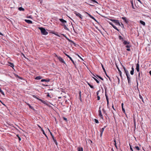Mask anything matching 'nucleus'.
Returning a JSON list of instances; mask_svg holds the SVG:
<instances>
[{
	"label": "nucleus",
	"instance_id": "f257e3e1",
	"mask_svg": "<svg viewBox=\"0 0 151 151\" xmlns=\"http://www.w3.org/2000/svg\"><path fill=\"white\" fill-rule=\"evenodd\" d=\"M110 20L115 23L116 25H118L120 26H121L122 28H124V25L123 24L121 23V24L119 22V21L118 20H115V19H111Z\"/></svg>",
	"mask_w": 151,
	"mask_h": 151
},
{
	"label": "nucleus",
	"instance_id": "f03ea898",
	"mask_svg": "<svg viewBox=\"0 0 151 151\" xmlns=\"http://www.w3.org/2000/svg\"><path fill=\"white\" fill-rule=\"evenodd\" d=\"M39 29L43 35H46L48 34V32L46 31L45 28L43 27H39Z\"/></svg>",
	"mask_w": 151,
	"mask_h": 151
},
{
	"label": "nucleus",
	"instance_id": "7ed1b4c3",
	"mask_svg": "<svg viewBox=\"0 0 151 151\" xmlns=\"http://www.w3.org/2000/svg\"><path fill=\"white\" fill-rule=\"evenodd\" d=\"M41 82L45 81L46 82H47V84H49L48 83V82H50V79H43L41 80ZM46 84H47V83H46L44 84H42V85H47V84L46 85Z\"/></svg>",
	"mask_w": 151,
	"mask_h": 151
},
{
	"label": "nucleus",
	"instance_id": "20e7f679",
	"mask_svg": "<svg viewBox=\"0 0 151 151\" xmlns=\"http://www.w3.org/2000/svg\"><path fill=\"white\" fill-rule=\"evenodd\" d=\"M65 55L67 56L68 57V58H69V59H70V60H71L72 61L73 64L76 67V64L74 62V61L73 60V59H72V58H71V57H70V56H69V55H68L67 54H66V53H65Z\"/></svg>",
	"mask_w": 151,
	"mask_h": 151
},
{
	"label": "nucleus",
	"instance_id": "39448f33",
	"mask_svg": "<svg viewBox=\"0 0 151 151\" xmlns=\"http://www.w3.org/2000/svg\"><path fill=\"white\" fill-rule=\"evenodd\" d=\"M59 20L62 24H61V25H62L65 24L67 23V21L63 19H60Z\"/></svg>",
	"mask_w": 151,
	"mask_h": 151
},
{
	"label": "nucleus",
	"instance_id": "423d86ee",
	"mask_svg": "<svg viewBox=\"0 0 151 151\" xmlns=\"http://www.w3.org/2000/svg\"><path fill=\"white\" fill-rule=\"evenodd\" d=\"M100 109V107L99 108V109ZM99 115L101 119H103V117L101 111L100 109L99 111Z\"/></svg>",
	"mask_w": 151,
	"mask_h": 151
},
{
	"label": "nucleus",
	"instance_id": "0eeeda50",
	"mask_svg": "<svg viewBox=\"0 0 151 151\" xmlns=\"http://www.w3.org/2000/svg\"><path fill=\"white\" fill-rule=\"evenodd\" d=\"M106 126H104V127L102 128L101 130H100V132H101L100 134V137H102L103 134V132H104L105 128H106Z\"/></svg>",
	"mask_w": 151,
	"mask_h": 151
},
{
	"label": "nucleus",
	"instance_id": "6e6552de",
	"mask_svg": "<svg viewBox=\"0 0 151 151\" xmlns=\"http://www.w3.org/2000/svg\"><path fill=\"white\" fill-rule=\"evenodd\" d=\"M33 96L34 97L37 99L38 100H39V101H41L43 103H44V104H45V101H43L42 100H41V99H39L38 97H37V96H35V95H33Z\"/></svg>",
	"mask_w": 151,
	"mask_h": 151
},
{
	"label": "nucleus",
	"instance_id": "1a4fd4ad",
	"mask_svg": "<svg viewBox=\"0 0 151 151\" xmlns=\"http://www.w3.org/2000/svg\"><path fill=\"white\" fill-rule=\"evenodd\" d=\"M58 59L62 63H65V62L64 61L63 59L61 57H58Z\"/></svg>",
	"mask_w": 151,
	"mask_h": 151
},
{
	"label": "nucleus",
	"instance_id": "9d476101",
	"mask_svg": "<svg viewBox=\"0 0 151 151\" xmlns=\"http://www.w3.org/2000/svg\"><path fill=\"white\" fill-rule=\"evenodd\" d=\"M75 12L76 13H75V14L76 16L79 17L81 19L82 18L81 15L80 13H77L76 12Z\"/></svg>",
	"mask_w": 151,
	"mask_h": 151
},
{
	"label": "nucleus",
	"instance_id": "9b49d317",
	"mask_svg": "<svg viewBox=\"0 0 151 151\" xmlns=\"http://www.w3.org/2000/svg\"><path fill=\"white\" fill-rule=\"evenodd\" d=\"M127 77V79H128V82L129 84L130 83H131V80H130V75H128L126 76Z\"/></svg>",
	"mask_w": 151,
	"mask_h": 151
},
{
	"label": "nucleus",
	"instance_id": "f8f14e48",
	"mask_svg": "<svg viewBox=\"0 0 151 151\" xmlns=\"http://www.w3.org/2000/svg\"><path fill=\"white\" fill-rule=\"evenodd\" d=\"M136 70H137V71L138 72H139V65L138 63H137L136 64Z\"/></svg>",
	"mask_w": 151,
	"mask_h": 151
},
{
	"label": "nucleus",
	"instance_id": "ddd939ff",
	"mask_svg": "<svg viewBox=\"0 0 151 151\" xmlns=\"http://www.w3.org/2000/svg\"><path fill=\"white\" fill-rule=\"evenodd\" d=\"M123 68L126 73V75L127 76L129 75L128 71L126 69V68L124 67H123Z\"/></svg>",
	"mask_w": 151,
	"mask_h": 151
},
{
	"label": "nucleus",
	"instance_id": "4468645a",
	"mask_svg": "<svg viewBox=\"0 0 151 151\" xmlns=\"http://www.w3.org/2000/svg\"><path fill=\"white\" fill-rule=\"evenodd\" d=\"M41 130L43 134H44L45 135V137L47 138H48L46 134H45L44 130H43V129L42 128H41Z\"/></svg>",
	"mask_w": 151,
	"mask_h": 151
},
{
	"label": "nucleus",
	"instance_id": "2eb2a0df",
	"mask_svg": "<svg viewBox=\"0 0 151 151\" xmlns=\"http://www.w3.org/2000/svg\"><path fill=\"white\" fill-rule=\"evenodd\" d=\"M93 76L94 77H96V78H97V77H98V78H100V79H101V80H103V79L102 77H101V76H98V75H96V76H95V75H94L93 74Z\"/></svg>",
	"mask_w": 151,
	"mask_h": 151
},
{
	"label": "nucleus",
	"instance_id": "dca6fc26",
	"mask_svg": "<svg viewBox=\"0 0 151 151\" xmlns=\"http://www.w3.org/2000/svg\"><path fill=\"white\" fill-rule=\"evenodd\" d=\"M62 25L63 26H64V28L66 30H69L68 28L67 27L66 25L65 24H64V25Z\"/></svg>",
	"mask_w": 151,
	"mask_h": 151
},
{
	"label": "nucleus",
	"instance_id": "f3484780",
	"mask_svg": "<svg viewBox=\"0 0 151 151\" xmlns=\"http://www.w3.org/2000/svg\"><path fill=\"white\" fill-rule=\"evenodd\" d=\"M116 67H117V69L118 70L120 76H121L122 73V72L119 69V68H118V67L117 66H116Z\"/></svg>",
	"mask_w": 151,
	"mask_h": 151
},
{
	"label": "nucleus",
	"instance_id": "a211bd4d",
	"mask_svg": "<svg viewBox=\"0 0 151 151\" xmlns=\"http://www.w3.org/2000/svg\"><path fill=\"white\" fill-rule=\"evenodd\" d=\"M9 66H10L11 67H12V68H13V67H14V64L13 63H9Z\"/></svg>",
	"mask_w": 151,
	"mask_h": 151
},
{
	"label": "nucleus",
	"instance_id": "6ab92c4d",
	"mask_svg": "<svg viewBox=\"0 0 151 151\" xmlns=\"http://www.w3.org/2000/svg\"><path fill=\"white\" fill-rule=\"evenodd\" d=\"M123 44L125 45L127 44H129L130 43V42H127L126 41H124V42H123Z\"/></svg>",
	"mask_w": 151,
	"mask_h": 151
},
{
	"label": "nucleus",
	"instance_id": "aec40b11",
	"mask_svg": "<svg viewBox=\"0 0 151 151\" xmlns=\"http://www.w3.org/2000/svg\"><path fill=\"white\" fill-rule=\"evenodd\" d=\"M140 23L143 25L145 26V23L142 21L140 20Z\"/></svg>",
	"mask_w": 151,
	"mask_h": 151
},
{
	"label": "nucleus",
	"instance_id": "412c9836",
	"mask_svg": "<svg viewBox=\"0 0 151 151\" xmlns=\"http://www.w3.org/2000/svg\"><path fill=\"white\" fill-rule=\"evenodd\" d=\"M131 4L132 8L133 9H135V8H134V5H133V0H131Z\"/></svg>",
	"mask_w": 151,
	"mask_h": 151
},
{
	"label": "nucleus",
	"instance_id": "4be33fe9",
	"mask_svg": "<svg viewBox=\"0 0 151 151\" xmlns=\"http://www.w3.org/2000/svg\"><path fill=\"white\" fill-rule=\"evenodd\" d=\"M42 78V77L41 76H37L35 78L36 80H40Z\"/></svg>",
	"mask_w": 151,
	"mask_h": 151
},
{
	"label": "nucleus",
	"instance_id": "5701e85b",
	"mask_svg": "<svg viewBox=\"0 0 151 151\" xmlns=\"http://www.w3.org/2000/svg\"><path fill=\"white\" fill-rule=\"evenodd\" d=\"M78 151H83L82 147H78Z\"/></svg>",
	"mask_w": 151,
	"mask_h": 151
},
{
	"label": "nucleus",
	"instance_id": "b1692460",
	"mask_svg": "<svg viewBox=\"0 0 151 151\" xmlns=\"http://www.w3.org/2000/svg\"><path fill=\"white\" fill-rule=\"evenodd\" d=\"M101 66H102V69L104 71V72L105 73V74H106V70H105V69L104 68V66L102 64H101Z\"/></svg>",
	"mask_w": 151,
	"mask_h": 151
},
{
	"label": "nucleus",
	"instance_id": "393cba45",
	"mask_svg": "<svg viewBox=\"0 0 151 151\" xmlns=\"http://www.w3.org/2000/svg\"><path fill=\"white\" fill-rule=\"evenodd\" d=\"M18 9L20 11H24V9L23 8H22V7H19L18 8Z\"/></svg>",
	"mask_w": 151,
	"mask_h": 151
},
{
	"label": "nucleus",
	"instance_id": "a878e982",
	"mask_svg": "<svg viewBox=\"0 0 151 151\" xmlns=\"http://www.w3.org/2000/svg\"><path fill=\"white\" fill-rule=\"evenodd\" d=\"M112 27L115 29H116V30H117L118 31H119V30L117 29V28L114 25H113Z\"/></svg>",
	"mask_w": 151,
	"mask_h": 151
},
{
	"label": "nucleus",
	"instance_id": "bb28decb",
	"mask_svg": "<svg viewBox=\"0 0 151 151\" xmlns=\"http://www.w3.org/2000/svg\"><path fill=\"white\" fill-rule=\"evenodd\" d=\"M29 108L33 110V111L35 110L33 108V107L32 106H31L29 104Z\"/></svg>",
	"mask_w": 151,
	"mask_h": 151
},
{
	"label": "nucleus",
	"instance_id": "cd10ccee",
	"mask_svg": "<svg viewBox=\"0 0 151 151\" xmlns=\"http://www.w3.org/2000/svg\"><path fill=\"white\" fill-rule=\"evenodd\" d=\"M91 18L92 19L94 20L98 24H99V22H98L97 20L93 16L91 17Z\"/></svg>",
	"mask_w": 151,
	"mask_h": 151
},
{
	"label": "nucleus",
	"instance_id": "c85d7f7f",
	"mask_svg": "<svg viewBox=\"0 0 151 151\" xmlns=\"http://www.w3.org/2000/svg\"><path fill=\"white\" fill-rule=\"evenodd\" d=\"M93 78L98 83H99V81L95 77H93Z\"/></svg>",
	"mask_w": 151,
	"mask_h": 151
},
{
	"label": "nucleus",
	"instance_id": "c756f323",
	"mask_svg": "<svg viewBox=\"0 0 151 151\" xmlns=\"http://www.w3.org/2000/svg\"><path fill=\"white\" fill-rule=\"evenodd\" d=\"M17 136L18 137L19 141H21V137L19 136V135L18 134H17Z\"/></svg>",
	"mask_w": 151,
	"mask_h": 151
},
{
	"label": "nucleus",
	"instance_id": "7c9ffc66",
	"mask_svg": "<svg viewBox=\"0 0 151 151\" xmlns=\"http://www.w3.org/2000/svg\"><path fill=\"white\" fill-rule=\"evenodd\" d=\"M134 148H136L137 150L138 151L140 150V149L139 147L138 146H135Z\"/></svg>",
	"mask_w": 151,
	"mask_h": 151
},
{
	"label": "nucleus",
	"instance_id": "2f4dec72",
	"mask_svg": "<svg viewBox=\"0 0 151 151\" xmlns=\"http://www.w3.org/2000/svg\"><path fill=\"white\" fill-rule=\"evenodd\" d=\"M119 39L120 40H123V38L120 35L119 36Z\"/></svg>",
	"mask_w": 151,
	"mask_h": 151
},
{
	"label": "nucleus",
	"instance_id": "473e14b6",
	"mask_svg": "<svg viewBox=\"0 0 151 151\" xmlns=\"http://www.w3.org/2000/svg\"><path fill=\"white\" fill-rule=\"evenodd\" d=\"M0 92L1 93V94L3 95H4V92L2 91L1 90V88H0Z\"/></svg>",
	"mask_w": 151,
	"mask_h": 151
},
{
	"label": "nucleus",
	"instance_id": "72a5a7b5",
	"mask_svg": "<svg viewBox=\"0 0 151 151\" xmlns=\"http://www.w3.org/2000/svg\"><path fill=\"white\" fill-rule=\"evenodd\" d=\"M94 120H95V122L96 123H99V121H98V120L97 119H94Z\"/></svg>",
	"mask_w": 151,
	"mask_h": 151
},
{
	"label": "nucleus",
	"instance_id": "f704fd0d",
	"mask_svg": "<svg viewBox=\"0 0 151 151\" xmlns=\"http://www.w3.org/2000/svg\"><path fill=\"white\" fill-rule=\"evenodd\" d=\"M105 96H106V101H108V100H109V99H108V96L107 95H106V94H105Z\"/></svg>",
	"mask_w": 151,
	"mask_h": 151
},
{
	"label": "nucleus",
	"instance_id": "c9c22d12",
	"mask_svg": "<svg viewBox=\"0 0 151 151\" xmlns=\"http://www.w3.org/2000/svg\"><path fill=\"white\" fill-rule=\"evenodd\" d=\"M53 141H54V142L55 143V144L56 145H57L58 143H57V142L56 140L55 139L54 140H53Z\"/></svg>",
	"mask_w": 151,
	"mask_h": 151
},
{
	"label": "nucleus",
	"instance_id": "e433bc0d",
	"mask_svg": "<svg viewBox=\"0 0 151 151\" xmlns=\"http://www.w3.org/2000/svg\"><path fill=\"white\" fill-rule=\"evenodd\" d=\"M122 111L124 113H125V111L124 109V107H123V108H122Z\"/></svg>",
	"mask_w": 151,
	"mask_h": 151
},
{
	"label": "nucleus",
	"instance_id": "4c0bfd02",
	"mask_svg": "<svg viewBox=\"0 0 151 151\" xmlns=\"http://www.w3.org/2000/svg\"><path fill=\"white\" fill-rule=\"evenodd\" d=\"M131 47V46L130 45H127L126 46V47L127 48H129Z\"/></svg>",
	"mask_w": 151,
	"mask_h": 151
},
{
	"label": "nucleus",
	"instance_id": "58836bf2",
	"mask_svg": "<svg viewBox=\"0 0 151 151\" xmlns=\"http://www.w3.org/2000/svg\"><path fill=\"white\" fill-rule=\"evenodd\" d=\"M134 71L131 70L130 71V74L132 75H133L134 74Z\"/></svg>",
	"mask_w": 151,
	"mask_h": 151
},
{
	"label": "nucleus",
	"instance_id": "ea45409f",
	"mask_svg": "<svg viewBox=\"0 0 151 151\" xmlns=\"http://www.w3.org/2000/svg\"><path fill=\"white\" fill-rule=\"evenodd\" d=\"M129 146H130V149L131 150V151H133L132 148V146L130 145L129 144Z\"/></svg>",
	"mask_w": 151,
	"mask_h": 151
},
{
	"label": "nucleus",
	"instance_id": "a19ab883",
	"mask_svg": "<svg viewBox=\"0 0 151 151\" xmlns=\"http://www.w3.org/2000/svg\"><path fill=\"white\" fill-rule=\"evenodd\" d=\"M48 129V130H49V131L50 132V134L51 135V136L52 137L53 136V135H52V133L50 132V130Z\"/></svg>",
	"mask_w": 151,
	"mask_h": 151
},
{
	"label": "nucleus",
	"instance_id": "79ce46f5",
	"mask_svg": "<svg viewBox=\"0 0 151 151\" xmlns=\"http://www.w3.org/2000/svg\"><path fill=\"white\" fill-rule=\"evenodd\" d=\"M86 13H87L88 15V16L91 18V17H92V16L90 14H89L87 12H86Z\"/></svg>",
	"mask_w": 151,
	"mask_h": 151
},
{
	"label": "nucleus",
	"instance_id": "37998d69",
	"mask_svg": "<svg viewBox=\"0 0 151 151\" xmlns=\"http://www.w3.org/2000/svg\"><path fill=\"white\" fill-rule=\"evenodd\" d=\"M122 18L123 20H124V21L126 20V19L125 17H122Z\"/></svg>",
	"mask_w": 151,
	"mask_h": 151
},
{
	"label": "nucleus",
	"instance_id": "c03bdc74",
	"mask_svg": "<svg viewBox=\"0 0 151 151\" xmlns=\"http://www.w3.org/2000/svg\"><path fill=\"white\" fill-rule=\"evenodd\" d=\"M67 40L69 41L70 42H73V43H74V42L73 41H72V40H70V39H69L68 38H67Z\"/></svg>",
	"mask_w": 151,
	"mask_h": 151
},
{
	"label": "nucleus",
	"instance_id": "a18cd8bd",
	"mask_svg": "<svg viewBox=\"0 0 151 151\" xmlns=\"http://www.w3.org/2000/svg\"><path fill=\"white\" fill-rule=\"evenodd\" d=\"M97 99L98 100H99L100 99V97L99 96H97Z\"/></svg>",
	"mask_w": 151,
	"mask_h": 151
},
{
	"label": "nucleus",
	"instance_id": "49530a36",
	"mask_svg": "<svg viewBox=\"0 0 151 151\" xmlns=\"http://www.w3.org/2000/svg\"><path fill=\"white\" fill-rule=\"evenodd\" d=\"M139 98H140L141 99H142V100H143V98H142V96L140 95H139Z\"/></svg>",
	"mask_w": 151,
	"mask_h": 151
},
{
	"label": "nucleus",
	"instance_id": "de8ad7c7",
	"mask_svg": "<svg viewBox=\"0 0 151 151\" xmlns=\"http://www.w3.org/2000/svg\"><path fill=\"white\" fill-rule=\"evenodd\" d=\"M32 22L31 21L29 20V24H32Z\"/></svg>",
	"mask_w": 151,
	"mask_h": 151
},
{
	"label": "nucleus",
	"instance_id": "09e8293b",
	"mask_svg": "<svg viewBox=\"0 0 151 151\" xmlns=\"http://www.w3.org/2000/svg\"><path fill=\"white\" fill-rule=\"evenodd\" d=\"M24 20L26 22L28 23V19H25Z\"/></svg>",
	"mask_w": 151,
	"mask_h": 151
},
{
	"label": "nucleus",
	"instance_id": "8fccbe9b",
	"mask_svg": "<svg viewBox=\"0 0 151 151\" xmlns=\"http://www.w3.org/2000/svg\"><path fill=\"white\" fill-rule=\"evenodd\" d=\"M63 119H64V120H65V121H67V119L66 118H65V117H63Z\"/></svg>",
	"mask_w": 151,
	"mask_h": 151
},
{
	"label": "nucleus",
	"instance_id": "3c124183",
	"mask_svg": "<svg viewBox=\"0 0 151 151\" xmlns=\"http://www.w3.org/2000/svg\"><path fill=\"white\" fill-rule=\"evenodd\" d=\"M107 106L108 107L109 104V101L108 100V101H107Z\"/></svg>",
	"mask_w": 151,
	"mask_h": 151
},
{
	"label": "nucleus",
	"instance_id": "603ef678",
	"mask_svg": "<svg viewBox=\"0 0 151 151\" xmlns=\"http://www.w3.org/2000/svg\"><path fill=\"white\" fill-rule=\"evenodd\" d=\"M102 111H103L104 113H105V110L104 109H102Z\"/></svg>",
	"mask_w": 151,
	"mask_h": 151
},
{
	"label": "nucleus",
	"instance_id": "864d4df0",
	"mask_svg": "<svg viewBox=\"0 0 151 151\" xmlns=\"http://www.w3.org/2000/svg\"><path fill=\"white\" fill-rule=\"evenodd\" d=\"M127 50L128 51H130V49L129 48H127Z\"/></svg>",
	"mask_w": 151,
	"mask_h": 151
},
{
	"label": "nucleus",
	"instance_id": "5fc2aeb1",
	"mask_svg": "<svg viewBox=\"0 0 151 151\" xmlns=\"http://www.w3.org/2000/svg\"><path fill=\"white\" fill-rule=\"evenodd\" d=\"M109 24L111 25L112 26L113 25V24L111 23V22H109Z\"/></svg>",
	"mask_w": 151,
	"mask_h": 151
},
{
	"label": "nucleus",
	"instance_id": "6e6d98bb",
	"mask_svg": "<svg viewBox=\"0 0 151 151\" xmlns=\"http://www.w3.org/2000/svg\"><path fill=\"white\" fill-rule=\"evenodd\" d=\"M77 55L78 56V57L80 58H81L82 60H83V59L78 55V54Z\"/></svg>",
	"mask_w": 151,
	"mask_h": 151
},
{
	"label": "nucleus",
	"instance_id": "4d7b16f0",
	"mask_svg": "<svg viewBox=\"0 0 151 151\" xmlns=\"http://www.w3.org/2000/svg\"><path fill=\"white\" fill-rule=\"evenodd\" d=\"M47 97H50L49 93H47Z\"/></svg>",
	"mask_w": 151,
	"mask_h": 151
},
{
	"label": "nucleus",
	"instance_id": "13d9d810",
	"mask_svg": "<svg viewBox=\"0 0 151 151\" xmlns=\"http://www.w3.org/2000/svg\"><path fill=\"white\" fill-rule=\"evenodd\" d=\"M124 21L127 23H128V22H129L127 19L125 20Z\"/></svg>",
	"mask_w": 151,
	"mask_h": 151
},
{
	"label": "nucleus",
	"instance_id": "bf43d9fd",
	"mask_svg": "<svg viewBox=\"0 0 151 151\" xmlns=\"http://www.w3.org/2000/svg\"><path fill=\"white\" fill-rule=\"evenodd\" d=\"M131 69H132V70H131L134 71V68L133 67V66H132V67Z\"/></svg>",
	"mask_w": 151,
	"mask_h": 151
},
{
	"label": "nucleus",
	"instance_id": "052dcab7",
	"mask_svg": "<svg viewBox=\"0 0 151 151\" xmlns=\"http://www.w3.org/2000/svg\"><path fill=\"white\" fill-rule=\"evenodd\" d=\"M90 86V87L91 88H93V86Z\"/></svg>",
	"mask_w": 151,
	"mask_h": 151
},
{
	"label": "nucleus",
	"instance_id": "680f3d73",
	"mask_svg": "<svg viewBox=\"0 0 151 151\" xmlns=\"http://www.w3.org/2000/svg\"><path fill=\"white\" fill-rule=\"evenodd\" d=\"M123 105H124V104L123 103H122V108H123Z\"/></svg>",
	"mask_w": 151,
	"mask_h": 151
},
{
	"label": "nucleus",
	"instance_id": "e2e57ef3",
	"mask_svg": "<svg viewBox=\"0 0 151 151\" xmlns=\"http://www.w3.org/2000/svg\"><path fill=\"white\" fill-rule=\"evenodd\" d=\"M52 139H53V140H54V139H55V138H54V136H53V137H52Z\"/></svg>",
	"mask_w": 151,
	"mask_h": 151
},
{
	"label": "nucleus",
	"instance_id": "0e129e2a",
	"mask_svg": "<svg viewBox=\"0 0 151 151\" xmlns=\"http://www.w3.org/2000/svg\"><path fill=\"white\" fill-rule=\"evenodd\" d=\"M96 94H97V96H98V94H99V92L98 91H97V92H96Z\"/></svg>",
	"mask_w": 151,
	"mask_h": 151
},
{
	"label": "nucleus",
	"instance_id": "69168bd1",
	"mask_svg": "<svg viewBox=\"0 0 151 151\" xmlns=\"http://www.w3.org/2000/svg\"><path fill=\"white\" fill-rule=\"evenodd\" d=\"M112 108H113V109H114V110H115V109H114V105H113H113H112Z\"/></svg>",
	"mask_w": 151,
	"mask_h": 151
},
{
	"label": "nucleus",
	"instance_id": "338daca9",
	"mask_svg": "<svg viewBox=\"0 0 151 151\" xmlns=\"http://www.w3.org/2000/svg\"><path fill=\"white\" fill-rule=\"evenodd\" d=\"M149 73L150 74V75H151V70L150 71H149Z\"/></svg>",
	"mask_w": 151,
	"mask_h": 151
},
{
	"label": "nucleus",
	"instance_id": "774afa93",
	"mask_svg": "<svg viewBox=\"0 0 151 151\" xmlns=\"http://www.w3.org/2000/svg\"><path fill=\"white\" fill-rule=\"evenodd\" d=\"M0 35H3V34L0 32Z\"/></svg>",
	"mask_w": 151,
	"mask_h": 151
}]
</instances>
